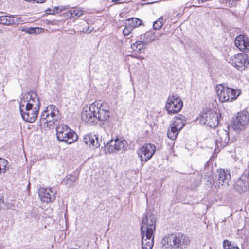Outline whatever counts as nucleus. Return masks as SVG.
<instances>
[{
	"mask_svg": "<svg viewBox=\"0 0 249 249\" xmlns=\"http://www.w3.org/2000/svg\"><path fill=\"white\" fill-rule=\"evenodd\" d=\"M110 116L108 104L97 101L85 106L81 113L82 120L89 125H95L99 121L108 120Z\"/></svg>",
	"mask_w": 249,
	"mask_h": 249,
	"instance_id": "obj_1",
	"label": "nucleus"
},
{
	"mask_svg": "<svg viewBox=\"0 0 249 249\" xmlns=\"http://www.w3.org/2000/svg\"><path fill=\"white\" fill-rule=\"evenodd\" d=\"M190 243L189 237L179 233L168 234L161 240L162 246L170 249H184Z\"/></svg>",
	"mask_w": 249,
	"mask_h": 249,
	"instance_id": "obj_2",
	"label": "nucleus"
},
{
	"mask_svg": "<svg viewBox=\"0 0 249 249\" xmlns=\"http://www.w3.org/2000/svg\"><path fill=\"white\" fill-rule=\"evenodd\" d=\"M60 119L59 111L57 107L50 105L46 107L40 117V125L44 127H50L54 124Z\"/></svg>",
	"mask_w": 249,
	"mask_h": 249,
	"instance_id": "obj_3",
	"label": "nucleus"
},
{
	"mask_svg": "<svg viewBox=\"0 0 249 249\" xmlns=\"http://www.w3.org/2000/svg\"><path fill=\"white\" fill-rule=\"evenodd\" d=\"M219 100L224 103L235 100L241 94V90L225 86L223 84H218L215 88Z\"/></svg>",
	"mask_w": 249,
	"mask_h": 249,
	"instance_id": "obj_4",
	"label": "nucleus"
},
{
	"mask_svg": "<svg viewBox=\"0 0 249 249\" xmlns=\"http://www.w3.org/2000/svg\"><path fill=\"white\" fill-rule=\"evenodd\" d=\"M56 131L57 138L59 141L71 144L78 139V136L75 132L66 125H58L56 128Z\"/></svg>",
	"mask_w": 249,
	"mask_h": 249,
	"instance_id": "obj_5",
	"label": "nucleus"
},
{
	"mask_svg": "<svg viewBox=\"0 0 249 249\" xmlns=\"http://www.w3.org/2000/svg\"><path fill=\"white\" fill-rule=\"evenodd\" d=\"M21 107L40 108V102L37 94L34 91H30L24 94L19 102V108Z\"/></svg>",
	"mask_w": 249,
	"mask_h": 249,
	"instance_id": "obj_6",
	"label": "nucleus"
},
{
	"mask_svg": "<svg viewBox=\"0 0 249 249\" xmlns=\"http://www.w3.org/2000/svg\"><path fill=\"white\" fill-rule=\"evenodd\" d=\"M156 229V218L151 213H147L143 218L141 226V233H154Z\"/></svg>",
	"mask_w": 249,
	"mask_h": 249,
	"instance_id": "obj_7",
	"label": "nucleus"
},
{
	"mask_svg": "<svg viewBox=\"0 0 249 249\" xmlns=\"http://www.w3.org/2000/svg\"><path fill=\"white\" fill-rule=\"evenodd\" d=\"M249 124V113L245 110L237 113L233 128L236 131L245 129Z\"/></svg>",
	"mask_w": 249,
	"mask_h": 249,
	"instance_id": "obj_8",
	"label": "nucleus"
},
{
	"mask_svg": "<svg viewBox=\"0 0 249 249\" xmlns=\"http://www.w3.org/2000/svg\"><path fill=\"white\" fill-rule=\"evenodd\" d=\"M248 59L247 54L244 53H239L232 56L230 62L238 70L243 71L249 66Z\"/></svg>",
	"mask_w": 249,
	"mask_h": 249,
	"instance_id": "obj_9",
	"label": "nucleus"
},
{
	"mask_svg": "<svg viewBox=\"0 0 249 249\" xmlns=\"http://www.w3.org/2000/svg\"><path fill=\"white\" fill-rule=\"evenodd\" d=\"M183 106L182 100L177 96L168 97L165 108L169 114H175L180 111Z\"/></svg>",
	"mask_w": 249,
	"mask_h": 249,
	"instance_id": "obj_10",
	"label": "nucleus"
},
{
	"mask_svg": "<svg viewBox=\"0 0 249 249\" xmlns=\"http://www.w3.org/2000/svg\"><path fill=\"white\" fill-rule=\"evenodd\" d=\"M156 151V147L151 143L144 144L137 151V154L142 162H146L153 156Z\"/></svg>",
	"mask_w": 249,
	"mask_h": 249,
	"instance_id": "obj_11",
	"label": "nucleus"
},
{
	"mask_svg": "<svg viewBox=\"0 0 249 249\" xmlns=\"http://www.w3.org/2000/svg\"><path fill=\"white\" fill-rule=\"evenodd\" d=\"M249 186V171L244 170L242 175L235 182L234 187L238 193H243L247 190Z\"/></svg>",
	"mask_w": 249,
	"mask_h": 249,
	"instance_id": "obj_12",
	"label": "nucleus"
},
{
	"mask_svg": "<svg viewBox=\"0 0 249 249\" xmlns=\"http://www.w3.org/2000/svg\"><path fill=\"white\" fill-rule=\"evenodd\" d=\"M40 108L30 107H27L19 108L20 112L22 119L28 122H34L38 115Z\"/></svg>",
	"mask_w": 249,
	"mask_h": 249,
	"instance_id": "obj_13",
	"label": "nucleus"
},
{
	"mask_svg": "<svg viewBox=\"0 0 249 249\" xmlns=\"http://www.w3.org/2000/svg\"><path fill=\"white\" fill-rule=\"evenodd\" d=\"M126 142L119 139L110 140L105 145V151L108 153L115 152L117 151H125Z\"/></svg>",
	"mask_w": 249,
	"mask_h": 249,
	"instance_id": "obj_14",
	"label": "nucleus"
},
{
	"mask_svg": "<svg viewBox=\"0 0 249 249\" xmlns=\"http://www.w3.org/2000/svg\"><path fill=\"white\" fill-rule=\"evenodd\" d=\"M200 122L202 124H207L210 127L213 128L218 124V116L214 112H205L201 115Z\"/></svg>",
	"mask_w": 249,
	"mask_h": 249,
	"instance_id": "obj_15",
	"label": "nucleus"
},
{
	"mask_svg": "<svg viewBox=\"0 0 249 249\" xmlns=\"http://www.w3.org/2000/svg\"><path fill=\"white\" fill-rule=\"evenodd\" d=\"M216 178L219 185L224 187H227L230 185L231 181L230 171L220 169L217 171Z\"/></svg>",
	"mask_w": 249,
	"mask_h": 249,
	"instance_id": "obj_16",
	"label": "nucleus"
},
{
	"mask_svg": "<svg viewBox=\"0 0 249 249\" xmlns=\"http://www.w3.org/2000/svg\"><path fill=\"white\" fill-rule=\"evenodd\" d=\"M55 192L51 188H40L38 191L39 196L41 201L48 203L55 199Z\"/></svg>",
	"mask_w": 249,
	"mask_h": 249,
	"instance_id": "obj_17",
	"label": "nucleus"
},
{
	"mask_svg": "<svg viewBox=\"0 0 249 249\" xmlns=\"http://www.w3.org/2000/svg\"><path fill=\"white\" fill-rule=\"evenodd\" d=\"M24 22L21 18L15 17L13 15H4L0 16V24L9 26L10 25H18Z\"/></svg>",
	"mask_w": 249,
	"mask_h": 249,
	"instance_id": "obj_18",
	"label": "nucleus"
},
{
	"mask_svg": "<svg viewBox=\"0 0 249 249\" xmlns=\"http://www.w3.org/2000/svg\"><path fill=\"white\" fill-rule=\"evenodd\" d=\"M235 46L241 51L249 50V39L247 36L240 35L235 38Z\"/></svg>",
	"mask_w": 249,
	"mask_h": 249,
	"instance_id": "obj_19",
	"label": "nucleus"
},
{
	"mask_svg": "<svg viewBox=\"0 0 249 249\" xmlns=\"http://www.w3.org/2000/svg\"><path fill=\"white\" fill-rule=\"evenodd\" d=\"M142 247L143 249H152L154 245V233H141Z\"/></svg>",
	"mask_w": 249,
	"mask_h": 249,
	"instance_id": "obj_20",
	"label": "nucleus"
},
{
	"mask_svg": "<svg viewBox=\"0 0 249 249\" xmlns=\"http://www.w3.org/2000/svg\"><path fill=\"white\" fill-rule=\"evenodd\" d=\"M219 137L216 139V145L218 147H225L229 141V132L225 130H219L217 131Z\"/></svg>",
	"mask_w": 249,
	"mask_h": 249,
	"instance_id": "obj_21",
	"label": "nucleus"
},
{
	"mask_svg": "<svg viewBox=\"0 0 249 249\" xmlns=\"http://www.w3.org/2000/svg\"><path fill=\"white\" fill-rule=\"evenodd\" d=\"M83 142L87 145L89 146H94L96 148L99 147L100 145L98 138L95 135L88 134L83 138Z\"/></svg>",
	"mask_w": 249,
	"mask_h": 249,
	"instance_id": "obj_22",
	"label": "nucleus"
},
{
	"mask_svg": "<svg viewBox=\"0 0 249 249\" xmlns=\"http://www.w3.org/2000/svg\"><path fill=\"white\" fill-rule=\"evenodd\" d=\"M83 14V10L80 7H73L66 12V15L71 19H77Z\"/></svg>",
	"mask_w": 249,
	"mask_h": 249,
	"instance_id": "obj_23",
	"label": "nucleus"
},
{
	"mask_svg": "<svg viewBox=\"0 0 249 249\" xmlns=\"http://www.w3.org/2000/svg\"><path fill=\"white\" fill-rule=\"evenodd\" d=\"M141 39H142L144 42H151L155 40L159 39L156 32H148L143 35L141 36Z\"/></svg>",
	"mask_w": 249,
	"mask_h": 249,
	"instance_id": "obj_24",
	"label": "nucleus"
},
{
	"mask_svg": "<svg viewBox=\"0 0 249 249\" xmlns=\"http://www.w3.org/2000/svg\"><path fill=\"white\" fill-rule=\"evenodd\" d=\"M131 49L135 52L139 53H141L142 49H144L146 47V43L143 41H137L131 44Z\"/></svg>",
	"mask_w": 249,
	"mask_h": 249,
	"instance_id": "obj_25",
	"label": "nucleus"
},
{
	"mask_svg": "<svg viewBox=\"0 0 249 249\" xmlns=\"http://www.w3.org/2000/svg\"><path fill=\"white\" fill-rule=\"evenodd\" d=\"M125 24L133 29L136 27L141 26L142 24V21L138 18H128L126 20Z\"/></svg>",
	"mask_w": 249,
	"mask_h": 249,
	"instance_id": "obj_26",
	"label": "nucleus"
},
{
	"mask_svg": "<svg viewBox=\"0 0 249 249\" xmlns=\"http://www.w3.org/2000/svg\"><path fill=\"white\" fill-rule=\"evenodd\" d=\"M179 131L177 129V127H174V126H173L172 125H171L170 129H168V132H167V136L168 137L172 140H175Z\"/></svg>",
	"mask_w": 249,
	"mask_h": 249,
	"instance_id": "obj_27",
	"label": "nucleus"
},
{
	"mask_svg": "<svg viewBox=\"0 0 249 249\" xmlns=\"http://www.w3.org/2000/svg\"><path fill=\"white\" fill-rule=\"evenodd\" d=\"M171 125L173 126H174V127H177V129L180 131L184 126V124L183 122L182 117L175 118L173 123Z\"/></svg>",
	"mask_w": 249,
	"mask_h": 249,
	"instance_id": "obj_28",
	"label": "nucleus"
},
{
	"mask_svg": "<svg viewBox=\"0 0 249 249\" xmlns=\"http://www.w3.org/2000/svg\"><path fill=\"white\" fill-rule=\"evenodd\" d=\"M165 21V20H164L163 16L160 17L158 20L155 21L153 23V28L155 30H159L161 28L163 25L164 22Z\"/></svg>",
	"mask_w": 249,
	"mask_h": 249,
	"instance_id": "obj_29",
	"label": "nucleus"
},
{
	"mask_svg": "<svg viewBox=\"0 0 249 249\" xmlns=\"http://www.w3.org/2000/svg\"><path fill=\"white\" fill-rule=\"evenodd\" d=\"M7 165V161L3 158H0V174L3 172H5Z\"/></svg>",
	"mask_w": 249,
	"mask_h": 249,
	"instance_id": "obj_30",
	"label": "nucleus"
},
{
	"mask_svg": "<svg viewBox=\"0 0 249 249\" xmlns=\"http://www.w3.org/2000/svg\"><path fill=\"white\" fill-rule=\"evenodd\" d=\"M43 30V29L39 27H30L28 28L26 33L29 34H39Z\"/></svg>",
	"mask_w": 249,
	"mask_h": 249,
	"instance_id": "obj_31",
	"label": "nucleus"
},
{
	"mask_svg": "<svg viewBox=\"0 0 249 249\" xmlns=\"http://www.w3.org/2000/svg\"><path fill=\"white\" fill-rule=\"evenodd\" d=\"M78 179V177L72 175H69L66 180L67 184L70 186L72 185L75 181Z\"/></svg>",
	"mask_w": 249,
	"mask_h": 249,
	"instance_id": "obj_32",
	"label": "nucleus"
},
{
	"mask_svg": "<svg viewBox=\"0 0 249 249\" xmlns=\"http://www.w3.org/2000/svg\"><path fill=\"white\" fill-rule=\"evenodd\" d=\"M132 30L133 29L132 28L127 26V25L125 24V27L123 30V33L125 36H128L131 33Z\"/></svg>",
	"mask_w": 249,
	"mask_h": 249,
	"instance_id": "obj_33",
	"label": "nucleus"
},
{
	"mask_svg": "<svg viewBox=\"0 0 249 249\" xmlns=\"http://www.w3.org/2000/svg\"><path fill=\"white\" fill-rule=\"evenodd\" d=\"M224 249H231V243L228 240H224L223 242Z\"/></svg>",
	"mask_w": 249,
	"mask_h": 249,
	"instance_id": "obj_34",
	"label": "nucleus"
},
{
	"mask_svg": "<svg viewBox=\"0 0 249 249\" xmlns=\"http://www.w3.org/2000/svg\"><path fill=\"white\" fill-rule=\"evenodd\" d=\"M92 29H89V26L85 27L83 29V32L84 33H90Z\"/></svg>",
	"mask_w": 249,
	"mask_h": 249,
	"instance_id": "obj_35",
	"label": "nucleus"
},
{
	"mask_svg": "<svg viewBox=\"0 0 249 249\" xmlns=\"http://www.w3.org/2000/svg\"><path fill=\"white\" fill-rule=\"evenodd\" d=\"M46 0H32V1L34 3H44Z\"/></svg>",
	"mask_w": 249,
	"mask_h": 249,
	"instance_id": "obj_36",
	"label": "nucleus"
},
{
	"mask_svg": "<svg viewBox=\"0 0 249 249\" xmlns=\"http://www.w3.org/2000/svg\"><path fill=\"white\" fill-rule=\"evenodd\" d=\"M27 28H25V27H20V30L21 31H24V32H25L26 33V31L27 30Z\"/></svg>",
	"mask_w": 249,
	"mask_h": 249,
	"instance_id": "obj_37",
	"label": "nucleus"
},
{
	"mask_svg": "<svg viewBox=\"0 0 249 249\" xmlns=\"http://www.w3.org/2000/svg\"><path fill=\"white\" fill-rule=\"evenodd\" d=\"M121 0H112V2H115V3L121 2L120 1Z\"/></svg>",
	"mask_w": 249,
	"mask_h": 249,
	"instance_id": "obj_38",
	"label": "nucleus"
},
{
	"mask_svg": "<svg viewBox=\"0 0 249 249\" xmlns=\"http://www.w3.org/2000/svg\"><path fill=\"white\" fill-rule=\"evenodd\" d=\"M162 35V33H161L159 34L160 36H161Z\"/></svg>",
	"mask_w": 249,
	"mask_h": 249,
	"instance_id": "obj_39",
	"label": "nucleus"
},
{
	"mask_svg": "<svg viewBox=\"0 0 249 249\" xmlns=\"http://www.w3.org/2000/svg\"><path fill=\"white\" fill-rule=\"evenodd\" d=\"M233 249H239L238 248H234Z\"/></svg>",
	"mask_w": 249,
	"mask_h": 249,
	"instance_id": "obj_40",
	"label": "nucleus"
}]
</instances>
